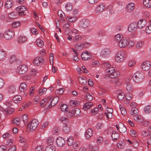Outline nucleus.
Masks as SVG:
<instances>
[{"mask_svg": "<svg viewBox=\"0 0 151 151\" xmlns=\"http://www.w3.org/2000/svg\"><path fill=\"white\" fill-rule=\"evenodd\" d=\"M145 77L144 73L139 71L135 72L132 76L133 81L137 83H140L142 82Z\"/></svg>", "mask_w": 151, "mask_h": 151, "instance_id": "nucleus-1", "label": "nucleus"}, {"mask_svg": "<svg viewBox=\"0 0 151 151\" xmlns=\"http://www.w3.org/2000/svg\"><path fill=\"white\" fill-rule=\"evenodd\" d=\"M106 73L108 76L111 78H115L120 75L119 72L116 71L115 68L112 67L107 68L106 70Z\"/></svg>", "mask_w": 151, "mask_h": 151, "instance_id": "nucleus-2", "label": "nucleus"}, {"mask_svg": "<svg viewBox=\"0 0 151 151\" xmlns=\"http://www.w3.org/2000/svg\"><path fill=\"white\" fill-rule=\"evenodd\" d=\"M127 57V53L124 50H120L118 52L115 57V59L117 62L123 61Z\"/></svg>", "mask_w": 151, "mask_h": 151, "instance_id": "nucleus-3", "label": "nucleus"}, {"mask_svg": "<svg viewBox=\"0 0 151 151\" xmlns=\"http://www.w3.org/2000/svg\"><path fill=\"white\" fill-rule=\"evenodd\" d=\"M3 37L5 39L9 40L14 37L15 33L12 29H9L6 30L3 33Z\"/></svg>", "mask_w": 151, "mask_h": 151, "instance_id": "nucleus-4", "label": "nucleus"}, {"mask_svg": "<svg viewBox=\"0 0 151 151\" xmlns=\"http://www.w3.org/2000/svg\"><path fill=\"white\" fill-rule=\"evenodd\" d=\"M39 124L38 121L36 119L32 120L27 125V127L30 132H32L35 130Z\"/></svg>", "mask_w": 151, "mask_h": 151, "instance_id": "nucleus-5", "label": "nucleus"}, {"mask_svg": "<svg viewBox=\"0 0 151 151\" xmlns=\"http://www.w3.org/2000/svg\"><path fill=\"white\" fill-rule=\"evenodd\" d=\"M27 66L24 64L20 65L17 67L16 69V72L20 74H24L27 71Z\"/></svg>", "mask_w": 151, "mask_h": 151, "instance_id": "nucleus-6", "label": "nucleus"}, {"mask_svg": "<svg viewBox=\"0 0 151 151\" xmlns=\"http://www.w3.org/2000/svg\"><path fill=\"white\" fill-rule=\"evenodd\" d=\"M111 54L110 50L108 48H105L101 50L100 53L101 56L103 58H108Z\"/></svg>", "mask_w": 151, "mask_h": 151, "instance_id": "nucleus-7", "label": "nucleus"}, {"mask_svg": "<svg viewBox=\"0 0 151 151\" xmlns=\"http://www.w3.org/2000/svg\"><path fill=\"white\" fill-rule=\"evenodd\" d=\"M129 38L128 37H124L119 42V46L120 47L123 48L126 47L128 44Z\"/></svg>", "mask_w": 151, "mask_h": 151, "instance_id": "nucleus-8", "label": "nucleus"}, {"mask_svg": "<svg viewBox=\"0 0 151 151\" xmlns=\"http://www.w3.org/2000/svg\"><path fill=\"white\" fill-rule=\"evenodd\" d=\"M137 23L133 22L129 25L128 27V30L130 32L134 33L137 31Z\"/></svg>", "mask_w": 151, "mask_h": 151, "instance_id": "nucleus-9", "label": "nucleus"}, {"mask_svg": "<svg viewBox=\"0 0 151 151\" xmlns=\"http://www.w3.org/2000/svg\"><path fill=\"white\" fill-rule=\"evenodd\" d=\"M44 62L43 59L41 57H36L33 61V64L36 66H39L42 65Z\"/></svg>", "mask_w": 151, "mask_h": 151, "instance_id": "nucleus-10", "label": "nucleus"}, {"mask_svg": "<svg viewBox=\"0 0 151 151\" xmlns=\"http://www.w3.org/2000/svg\"><path fill=\"white\" fill-rule=\"evenodd\" d=\"M147 24V21L144 19H142L139 20L137 24L138 28L142 29L145 27Z\"/></svg>", "mask_w": 151, "mask_h": 151, "instance_id": "nucleus-11", "label": "nucleus"}, {"mask_svg": "<svg viewBox=\"0 0 151 151\" xmlns=\"http://www.w3.org/2000/svg\"><path fill=\"white\" fill-rule=\"evenodd\" d=\"M81 56L82 59L84 60H88L91 57V53L87 51H85L82 53Z\"/></svg>", "mask_w": 151, "mask_h": 151, "instance_id": "nucleus-12", "label": "nucleus"}, {"mask_svg": "<svg viewBox=\"0 0 151 151\" xmlns=\"http://www.w3.org/2000/svg\"><path fill=\"white\" fill-rule=\"evenodd\" d=\"M116 127L117 130L121 133H124L127 130L126 127L121 122H119L118 124L116 125Z\"/></svg>", "mask_w": 151, "mask_h": 151, "instance_id": "nucleus-13", "label": "nucleus"}, {"mask_svg": "<svg viewBox=\"0 0 151 151\" xmlns=\"http://www.w3.org/2000/svg\"><path fill=\"white\" fill-rule=\"evenodd\" d=\"M151 63L148 61H146L143 62L142 64V69L146 71L149 70L150 68Z\"/></svg>", "mask_w": 151, "mask_h": 151, "instance_id": "nucleus-14", "label": "nucleus"}, {"mask_svg": "<svg viewBox=\"0 0 151 151\" xmlns=\"http://www.w3.org/2000/svg\"><path fill=\"white\" fill-rule=\"evenodd\" d=\"M105 8L104 4H99L97 6L95 12L96 14H99L103 11Z\"/></svg>", "mask_w": 151, "mask_h": 151, "instance_id": "nucleus-15", "label": "nucleus"}, {"mask_svg": "<svg viewBox=\"0 0 151 151\" xmlns=\"http://www.w3.org/2000/svg\"><path fill=\"white\" fill-rule=\"evenodd\" d=\"M89 43L86 42L83 43H78L76 44L75 45V47L76 50H81L84 47H87L86 45H89Z\"/></svg>", "mask_w": 151, "mask_h": 151, "instance_id": "nucleus-16", "label": "nucleus"}, {"mask_svg": "<svg viewBox=\"0 0 151 151\" xmlns=\"http://www.w3.org/2000/svg\"><path fill=\"white\" fill-rule=\"evenodd\" d=\"M56 142L57 145L60 147L63 146L65 143L64 139L61 137H59L57 138Z\"/></svg>", "mask_w": 151, "mask_h": 151, "instance_id": "nucleus-17", "label": "nucleus"}, {"mask_svg": "<svg viewBox=\"0 0 151 151\" xmlns=\"http://www.w3.org/2000/svg\"><path fill=\"white\" fill-rule=\"evenodd\" d=\"M89 24V21L88 20H83L79 23V25L84 29H86Z\"/></svg>", "mask_w": 151, "mask_h": 151, "instance_id": "nucleus-18", "label": "nucleus"}, {"mask_svg": "<svg viewBox=\"0 0 151 151\" xmlns=\"http://www.w3.org/2000/svg\"><path fill=\"white\" fill-rule=\"evenodd\" d=\"M126 89L129 92L132 91L133 90V87L132 84L131 83L130 80L128 79L126 81Z\"/></svg>", "mask_w": 151, "mask_h": 151, "instance_id": "nucleus-19", "label": "nucleus"}, {"mask_svg": "<svg viewBox=\"0 0 151 151\" xmlns=\"http://www.w3.org/2000/svg\"><path fill=\"white\" fill-rule=\"evenodd\" d=\"M93 134V130L91 128L88 129L85 132V137L87 139H89Z\"/></svg>", "mask_w": 151, "mask_h": 151, "instance_id": "nucleus-20", "label": "nucleus"}, {"mask_svg": "<svg viewBox=\"0 0 151 151\" xmlns=\"http://www.w3.org/2000/svg\"><path fill=\"white\" fill-rule=\"evenodd\" d=\"M59 99V98L58 96H56L54 97L51 100L50 104L48 105V107L50 108L56 104Z\"/></svg>", "mask_w": 151, "mask_h": 151, "instance_id": "nucleus-21", "label": "nucleus"}, {"mask_svg": "<svg viewBox=\"0 0 151 151\" xmlns=\"http://www.w3.org/2000/svg\"><path fill=\"white\" fill-rule=\"evenodd\" d=\"M62 129L65 133H68L70 131V126L68 124H65L63 127Z\"/></svg>", "mask_w": 151, "mask_h": 151, "instance_id": "nucleus-22", "label": "nucleus"}, {"mask_svg": "<svg viewBox=\"0 0 151 151\" xmlns=\"http://www.w3.org/2000/svg\"><path fill=\"white\" fill-rule=\"evenodd\" d=\"M135 4L133 3L128 4L126 7V10L128 12H130L132 11L134 8Z\"/></svg>", "mask_w": 151, "mask_h": 151, "instance_id": "nucleus-23", "label": "nucleus"}, {"mask_svg": "<svg viewBox=\"0 0 151 151\" xmlns=\"http://www.w3.org/2000/svg\"><path fill=\"white\" fill-rule=\"evenodd\" d=\"M142 135L144 137H147L151 136V131L148 128L145 130H143L142 132Z\"/></svg>", "mask_w": 151, "mask_h": 151, "instance_id": "nucleus-24", "label": "nucleus"}, {"mask_svg": "<svg viewBox=\"0 0 151 151\" xmlns=\"http://www.w3.org/2000/svg\"><path fill=\"white\" fill-rule=\"evenodd\" d=\"M7 55L6 52L2 50H0V60H4Z\"/></svg>", "mask_w": 151, "mask_h": 151, "instance_id": "nucleus-25", "label": "nucleus"}, {"mask_svg": "<svg viewBox=\"0 0 151 151\" xmlns=\"http://www.w3.org/2000/svg\"><path fill=\"white\" fill-rule=\"evenodd\" d=\"M27 40V37L25 36H20L18 38V42L19 44H23Z\"/></svg>", "mask_w": 151, "mask_h": 151, "instance_id": "nucleus-26", "label": "nucleus"}, {"mask_svg": "<svg viewBox=\"0 0 151 151\" xmlns=\"http://www.w3.org/2000/svg\"><path fill=\"white\" fill-rule=\"evenodd\" d=\"M111 82L115 83L116 87H119L122 84V82L118 78H115L111 80Z\"/></svg>", "mask_w": 151, "mask_h": 151, "instance_id": "nucleus-27", "label": "nucleus"}, {"mask_svg": "<svg viewBox=\"0 0 151 151\" xmlns=\"http://www.w3.org/2000/svg\"><path fill=\"white\" fill-rule=\"evenodd\" d=\"M88 149L89 151H99V147L97 145H89Z\"/></svg>", "mask_w": 151, "mask_h": 151, "instance_id": "nucleus-28", "label": "nucleus"}, {"mask_svg": "<svg viewBox=\"0 0 151 151\" xmlns=\"http://www.w3.org/2000/svg\"><path fill=\"white\" fill-rule=\"evenodd\" d=\"M27 88V85L25 83L23 82L22 83L19 87V91L21 92H24L25 91Z\"/></svg>", "mask_w": 151, "mask_h": 151, "instance_id": "nucleus-29", "label": "nucleus"}, {"mask_svg": "<svg viewBox=\"0 0 151 151\" xmlns=\"http://www.w3.org/2000/svg\"><path fill=\"white\" fill-rule=\"evenodd\" d=\"M22 97L19 95H16L13 98V101L15 103H18L22 100Z\"/></svg>", "mask_w": 151, "mask_h": 151, "instance_id": "nucleus-30", "label": "nucleus"}, {"mask_svg": "<svg viewBox=\"0 0 151 151\" xmlns=\"http://www.w3.org/2000/svg\"><path fill=\"white\" fill-rule=\"evenodd\" d=\"M143 4L147 8H151V0H143Z\"/></svg>", "mask_w": 151, "mask_h": 151, "instance_id": "nucleus-31", "label": "nucleus"}, {"mask_svg": "<svg viewBox=\"0 0 151 151\" xmlns=\"http://www.w3.org/2000/svg\"><path fill=\"white\" fill-rule=\"evenodd\" d=\"M138 113V110L136 108H132L130 111V114L134 117L137 115Z\"/></svg>", "mask_w": 151, "mask_h": 151, "instance_id": "nucleus-32", "label": "nucleus"}, {"mask_svg": "<svg viewBox=\"0 0 151 151\" xmlns=\"http://www.w3.org/2000/svg\"><path fill=\"white\" fill-rule=\"evenodd\" d=\"M60 121L63 124H68L69 122V120L68 119L64 116L60 117L59 119Z\"/></svg>", "mask_w": 151, "mask_h": 151, "instance_id": "nucleus-33", "label": "nucleus"}, {"mask_svg": "<svg viewBox=\"0 0 151 151\" xmlns=\"http://www.w3.org/2000/svg\"><path fill=\"white\" fill-rule=\"evenodd\" d=\"M74 141V138L73 136H70L68 137L67 142L69 145H72Z\"/></svg>", "mask_w": 151, "mask_h": 151, "instance_id": "nucleus-34", "label": "nucleus"}, {"mask_svg": "<svg viewBox=\"0 0 151 151\" xmlns=\"http://www.w3.org/2000/svg\"><path fill=\"white\" fill-rule=\"evenodd\" d=\"M145 31L147 34H151V20L150 21L149 24L146 26Z\"/></svg>", "mask_w": 151, "mask_h": 151, "instance_id": "nucleus-35", "label": "nucleus"}, {"mask_svg": "<svg viewBox=\"0 0 151 151\" xmlns=\"http://www.w3.org/2000/svg\"><path fill=\"white\" fill-rule=\"evenodd\" d=\"M93 105V104L91 102L86 103L84 104L83 109L84 110H86L90 109Z\"/></svg>", "mask_w": 151, "mask_h": 151, "instance_id": "nucleus-36", "label": "nucleus"}, {"mask_svg": "<svg viewBox=\"0 0 151 151\" xmlns=\"http://www.w3.org/2000/svg\"><path fill=\"white\" fill-rule=\"evenodd\" d=\"M73 112L74 114V117H77L79 116L81 111L80 109L78 108H76L73 109Z\"/></svg>", "mask_w": 151, "mask_h": 151, "instance_id": "nucleus-37", "label": "nucleus"}, {"mask_svg": "<svg viewBox=\"0 0 151 151\" xmlns=\"http://www.w3.org/2000/svg\"><path fill=\"white\" fill-rule=\"evenodd\" d=\"M55 147L53 145H49L45 148V151H55Z\"/></svg>", "mask_w": 151, "mask_h": 151, "instance_id": "nucleus-38", "label": "nucleus"}, {"mask_svg": "<svg viewBox=\"0 0 151 151\" xmlns=\"http://www.w3.org/2000/svg\"><path fill=\"white\" fill-rule=\"evenodd\" d=\"M13 5V1L12 0H7L5 3V6L6 8H10Z\"/></svg>", "mask_w": 151, "mask_h": 151, "instance_id": "nucleus-39", "label": "nucleus"}, {"mask_svg": "<svg viewBox=\"0 0 151 151\" xmlns=\"http://www.w3.org/2000/svg\"><path fill=\"white\" fill-rule=\"evenodd\" d=\"M111 137L113 140H116L119 138V134L118 133L113 131L112 132Z\"/></svg>", "mask_w": 151, "mask_h": 151, "instance_id": "nucleus-40", "label": "nucleus"}, {"mask_svg": "<svg viewBox=\"0 0 151 151\" xmlns=\"http://www.w3.org/2000/svg\"><path fill=\"white\" fill-rule=\"evenodd\" d=\"M21 24V23L20 21H16L14 22L11 24V26L13 28H16L19 27Z\"/></svg>", "mask_w": 151, "mask_h": 151, "instance_id": "nucleus-41", "label": "nucleus"}, {"mask_svg": "<svg viewBox=\"0 0 151 151\" xmlns=\"http://www.w3.org/2000/svg\"><path fill=\"white\" fill-rule=\"evenodd\" d=\"M134 119L138 122H142L143 121V117L140 115H137L134 117Z\"/></svg>", "mask_w": 151, "mask_h": 151, "instance_id": "nucleus-42", "label": "nucleus"}, {"mask_svg": "<svg viewBox=\"0 0 151 151\" xmlns=\"http://www.w3.org/2000/svg\"><path fill=\"white\" fill-rule=\"evenodd\" d=\"M78 81L80 84L82 85H84L86 83V78H83L81 77H78Z\"/></svg>", "mask_w": 151, "mask_h": 151, "instance_id": "nucleus-43", "label": "nucleus"}, {"mask_svg": "<svg viewBox=\"0 0 151 151\" xmlns=\"http://www.w3.org/2000/svg\"><path fill=\"white\" fill-rule=\"evenodd\" d=\"M77 18L75 16H69L66 18V19L68 21L71 22L75 21L77 20Z\"/></svg>", "mask_w": 151, "mask_h": 151, "instance_id": "nucleus-44", "label": "nucleus"}, {"mask_svg": "<svg viewBox=\"0 0 151 151\" xmlns=\"http://www.w3.org/2000/svg\"><path fill=\"white\" fill-rule=\"evenodd\" d=\"M36 43L37 45L40 47H42L44 45V42L43 41L40 39H37L36 40Z\"/></svg>", "mask_w": 151, "mask_h": 151, "instance_id": "nucleus-45", "label": "nucleus"}, {"mask_svg": "<svg viewBox=\"0 0 151 151\" xmlns=\"http://www.w3.org/2000/svg\"><path fill=\"white\" fill-rule=\"evenodd\" d=\"M125 145V142L124 141L119 142L117 145V147L119 149H122L124 147Z\"/></svg>", "mask_w": 151, "mask_h": 151, "instance_id": "nucleus-46", "label": "nucleus"}, {"mask_svg": "<svg viewBox=\"0 0 151 151\" xmlns=\"http://www.w3.org/2000/svg\"><path fill=\"white\" fill-rule=\"evenodd\" d=\"M60 109L62 111L67 112L68 111V105L66 104H63L61 106Z\"/></svg>", "mask_w": 151, "mask_h": 151, "instance_id": "nucleus-47", "label": "nucleus"}, {"mask_svg": "<svg viewBox=\"0 0 151 151\" xmlns=\"http://www.w3.org/2000/svg\"><path fill=\"white\" fill-rule=\"evenodd\" d=\"M124 97V93L122 91H120L118 93V99L119 101L122 100Z\"/></svg>", "mask_w": 151, "mask_h": 151, "instance_id": "nucleus-48", "label": "nucleus"}, {"mask_svg": "<svg viewBox=\"0 0 151 151\" xmlns=\"http://www.w3.org/2000/svg\"><path fill=\"white\" fill-rule=\"evenodd\" d=\"M54 142V139L52 137H48L46 139V142L47 144L49 145H53Z\"/></svg>", "mask_w": 151, "mask_h": 151, "instance_id": "nucleus-49", "label": "nucleus"}, {"mask_svg": "<svg viewBox=\"0 0 151 151\" xmlns=\"http://www.w3.org/2000/svg\"><path fill=\"white\" fill-rule=\"evenodd\" d=\"M136 61L132 59L130 60L128 63V65L129 67H132L134 66L136 64Z\"/></svg>", "mask_w": 151, "mask_h": 151, "instance_id": "nucleus-50", "label": "nucleus"}, {"mask_svg": "<svg viewBox=\"0 0 151 151\" xmlns=\"http://www.w3.org/2000/svg\"><path fill=\"white\" fill-rule=\"evenodd\" d=\"M123 36L119 34H117L115 36L114 40L115 41L119 42L122 40Z\"/></svg>", "mask_w": 151, "mask_h": 151, "instance_id": "nucleus-51", "label": "nucleus"}, {"mask_svg": "<svg viewBox=\"0 0 151 151\" xmlns=\"http://www.w3.org/2000/svg\"><path fill=\"white\" fill-rule=\"evenodd\" d=\"M144 111L146 114H150L151 113V106H147L144 108Z\"/></svg>", "mask_w": 151, "mask_h": 151, "instance_id": "nucleus-52", "label": "nucleus"}, {"mask_svg": "<svg viewBox=\"0 0 151 151\" xmlns=\"http://www.w3.org/2000/svg\"><path fill=\"white\" fill-rule=\"evenodd\" d=\"M8 17L11 19H15L17 18L16 13L15 12H12L9 14Z\"/></svg>", "mask_w": 151, "mask_h": 151, "instance_id": "nucleus-53", "label": "nucleus"}, {"mask_svg": "<svg viewBox=\"0 0 151 151\" xmlns=\"http://www.w3.org/2000/svg\"><path fill=\"white\" fill-rule=\"evenodd\" d=\"M16 10L17 11H24L27 10V8L23 6H21L17 7Z\"/></svg>", "mask_w": 151, "mask_h": 151, "instance_id": "nucleus-54", "label": "nucleus"}, {"mask_svg": "<svg viewBox=\"0 0 151 151\" xmlns=\"http://www.w3.org/2000/svg\"><path fill=\"white\" fill-rule=\"evenodd\" d=\"M21 120L20 118L18 117H17L14 118L13 120V123L14 124L19 125L20 123Z\"/></svg>", "mask_w": 151, "mask_h": 151, "instance_id": "nucleus-55", "label": "nucleus"}, {"mask_svg": "<svg viewBox=\"0 0 151 151\" xmlns=\"http://www.w3.org/2000/svg\"><path fill=\"white\" fill-rule=\"evenodd\" d=\"M82 39V37L80 35L75 36L73 38V41L74 42H78L81 41Z\"/></svg>", "mask_w": 151, "mask_h": 151, "instance_id": "nucleus-56", "label": "nucleus"}, {"mask_svg": "<svg viewBox=\"0 0 151 151\" xmlns=\"http://www.w3.org/2000/svg\"><path fill=\"white\" fill-rule=\"evenodd\" d=\"M110 66V63L107 62L103 63L101 64L102 67L104 68H109L110 67H111Z\"/></svg>", "mask_w": 151, "mask_h": 151, "instance_id": "nucleus-57", "label": "nucleus"}, {"mask_svg": "<svg viewBox=\"0 0 151 151\" xmlns=\"http://www.w3.org/2000/svg\"><path fill=\"white\" fill-rule=\"evenodd\" d=\"M8 91L10 93H14L16 91L15 87L14 86H10L8 88Z\"/></svg>", "mask_w": 151, "mask_h": 151, "instance_id": "nucleus-58", "label": "nucleus"}, {"mask_svg": "<svg viewBox=\"0 0 151 151\" xmlns=\"http://www.w3.org/2000/svg\"><path fill=\"white\" fill-rule=\"evenodd\" d=\"M119 108L122 114L125 115L127 114V112L124 108L121 105H119Z\"/></svg>", "mask_w": 151, "mask_h": 151, "instance_id": "nucleus-59", "label": "nucleus"}, {"mask_svg": "<svg viewBox=\"0 0 151 151\" xmlns=\"http://www.w3.org/2000/svg\"><path fill=\"white\" fill-rule=\"evenodd\" d=\"M143 45V42L141 41H139L137 42L136 44V47L138 49H140L142 48Z\"/></svg>", "mask_w": 151, "mask_h": 151, "instance_id": "nucleus-60", "label": "nucleus"}, {"mask_svg": "<svg viewBox=\"0 0 151 151\" xmlns=\"http://www.w3.org/2000/svg\"><path fill=\"white\" fill-rule=\"evenodd\" d=\"M65 8L67 12L70 11L72 10L73 6L71 4L69 3L66 5Z\"/></svg>", "mask_w": 151, "mask_h": 151, "instance_id": "nucleus-61", "label": "nucleus"}, {"mask_svg": "<svg viewBox=\"0 0 151 151\" xmlns=\"http://www.w3.org/2000/svg\"><path fill=\"white\" fill-rule=\"evenodd\" d=\"M105 33V31L103 29H101L98 31L97 35L99 37H101L104 35Z\"/></svg>", "mask_w": 151, "mask_h": 151, "instance_id": "nucleus-62", "label": "nucleus"}, {"mask_svg": "<svg viewBox=\"0 0 151 151\" xmlns=\"http://www.w3.org/2000/svg\"><path fill=\"white\" fill-rule=\"evenodd\" d=\"M47 89L46 88H42L39 89V92L40 95H42L46 93Z\"/></svg>", "mask_w": 151, "mask_h": 151, "instance_id": "nucleus-63", "label": "nucleus"}, {"mask_svg": "<svg viewBox=\"0 0 151 151\" xmlns=\"http://www.w3.org/2000/svg\"><path fill=\"white\" fill-rule=\"evenodd\" d=\"M90 111L93 114L95 115L98 113L99 109L97 107L95 108L94 109H91L90 110Z\"/></svg>", "mask_w": 151, "mask_h": 151, "instance_id": "nucleus-64", "label": "nucleus"}]
</instances>
